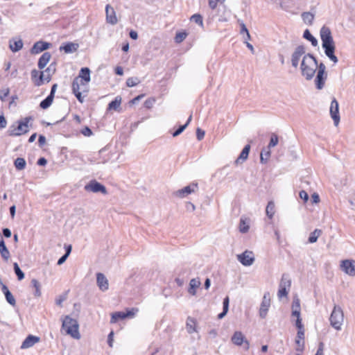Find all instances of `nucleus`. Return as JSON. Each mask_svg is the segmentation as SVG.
I'll use <instances>...</instances> for the list:
<instances>
[{"mask_svg":"<svg viewBox=\"0 0 355 355\" xmlns=\"http://www.w3.org/2000/svg\"><path fill=\"white\" fill-rule=\"evenodd\" d=\"M85 190L89 192L93 193H98L101 192L103 194L107 193V190L105 186L98 182L96 180L90 181L87 184H86L84 187Z\"/></svg>","mask_w":355,"mask_h":355,"instance_id":"obj_10","label":"nucleus"},{"mask_svg":"<svg viewBox=\"0 0 355 355\" xmlns=\"http://www.w3.org/2000/svg\"><path fill=\"white\" fill-rule=\"evenodd\" d=\"M125 318H126L125 312H122V311L115 312L112 314L110 322L116 323L119 320H123Z\"/></svg>","mask_w":355,"mask_h":355,"instance_id":"obj_31","label":"nucleus"},{"mask_svg":"<svg viewBox=\"0 0 355 355\" xmlns=\"http://www.w3.org/2000/svg\"><path fill=\"white\" fill-rule=\"evenodd\" d=\"M225 0H209V6L211 9H215L218 2L223 3Z\"/></svg>","mask_w":355,"mask_h":355,"instance_id":"obj_51","label":"nucleus"},{"mask_svg":"<svg viewBox=\"0 0 355 355\" xmlns=\"http://www.w3.org/2000/svg\"><path fill=\"white\" fill-rule=\"evenodd\" d=\"M270 157V150L268 148L267 150H263L260 155V161L262 164L267 163L269 157Z\"/></svg>","mask_w":355,"mask_h":355,"instance_id":"obj_39","label":"nucleus"},{"mask_svg":"<svg viewBox=\"0 0 355 355\" xmlns=\"http://www.w3.org/2000/svg\"><path fill=\"white\" fill-rule=\"evenodd\" d=\"M62 328L65 329L66 334L71 336L73 338L80 339L79 324L78 321L71 318L69 315L64 317L62 320Z\"/></svg>","mask_w":355,"mask_h":355,"instance_id":"obj_3","label":"nucleus"},{"mask_svg":"<svg viewBox=\"0 0 355 355\" xmlns=\"http://www.w3.org/2000/svg\"><path fill=\"white\" fill-rule=\"evenodd\" d=\"M311 200L313 201V203H318L320 202V197H319V195L316 193H314L312 196H311Z\"/></svg>","mask_w":355,"mask_h":355,"instance_id":"obj_62","label":"nucleus"},{"mask_svg":"<svg viewBox=\"0 0 355 355\" xmlns=\"http://www.w3.org/2000/svg\"><path fill=\"white\" fill-rule=\"evenodd\" d=\"M9 94V89H6L3 91L0 92V99L3 101L5 98L8 96Z\"/></svg>","mask_w":355,"mask_h":355,"instance_id":"obj_58","label":"nucleus"},{"mask_svg":"<svg viewBox=\"0 0 355 355\" xmlns=\"http://www.w3.org/2000/svg\"><path fill=\"white\" fill-rule=\"evenodd\" d=\"M266 215L269 218H272L275 214V203L272 201L268 202L266 209Z\"/></svg>","mask_w":355,"mask_h":355,"instance_id":"obj_36","label":"nucleus"},{"mask_svg":"<svg viewBox=\"0 0 355 355\" xmlns=\"http://www.w3.org/2000/svg\"><path fill=\"white\" fill-rule=\"evenodd\" d=\"M14 165L17 170L21 171L25 168L26 162L24 158L17 157L14 162Z\"/></svg>","mask_w":355,"mask_h":355,"instance_id":"obj_34","label":"nucleus"},{"mask_svg":"<svg viewBox=\"0 0 355 355\" xmlns=\"http://www.w3.org/2000/svg\"><path fill=\"white\" fill-rule=\"evenodd\" d=\"M323 350H324V344L322 343H320L318 349L315 355H324Z\"/></svg>","mask_w":355,"mask_h":355,"instance_id":"obj_60","label":"nucleus"},{"mask_svg":"<svg viewBox=\"0 0 355 355\" xmlns=\"http://www.w3.org/2000/svg\"><path fill=\"white\" fill-rule=\"evenodd\" d=\"M137 311V309H132L125 312V315H126V318H133Z\"/></svg>","mask_w":355,"mask_h":355,"instance_id":"obj_52","label":"nucleus"},{"mask_svg":"<svg viewBox=\"0 0 355 355\" xmlns=\"http://www.w3.org/2000/svg\"><path fill=\"white\" fill-rule=\"evenodd\" d=\"M317 69H318V73H326V67H325L324 64H323L322 62L320 63L319 64H318Z\"/></svg>","mask_w":355,"mask_h":355,"instance_id":"obj_59","label":"nucleus"},{"mask_svg":"<svg viewBox=\"0 0 355 355\" xmlns=\"http://www.w3.org/2000/svg\"><path fill=\"white\" fill-rule=\"evenodd\" d=\"M31 284L35 289V295L37 297H40L41 295V291H40V284L39 282L37 279H33L31 280Z\"/></svg>","mask_w":355,"mask_h":355,"instance_id":"obj_43","label":"nucleus"},{"mask_svg":"<svg viewBox=\"0 0 355 355\" xmlns=\"http://www.w3.org/2000/svg\"><path fill=\"white\" fill-rule=\"evenodd\" d=\"M40 72L38 71L37 70H36V69L32 70L31 78L35 83V80L40 78Z\"/></svg>","mask_w":355,"mask_h":355,"instance_id":"obj_54","label":"nucleus"},{"mask_svg":"<svg viewBox=\"0 0 355 355\" xmlns=\"http://www.w3.org/2000/svg\"><path fill=\"white\" fill-rule=\"evenodd\" d=\"M187 37V33L182 32V33H178L176 34L175 40L177 43L182 42Z\"/></svg>","mask_w":355,"mask_h":355,"instance_id":"obj_48","label":"nucleus"},{"mask_svg":"<svg viewBox=\"0 0 355 355\" xmlns=\"http://www.w3.org/2000/svg\"><path fill=\"white\" fill-rule=\"evenodd\" d=\"M186 329L190 334L197 332V322L196 320L191 317H188L186 322Z\"/></svg>","mask_w":355,"mask_h":355,"instance_id":"obj_21","label":"nucleus"},{"mask_svg":"<svg viewBox=\"0 0 355 355\" xmlns=\"http://www.w3.org/2000/svg\"><path fill=\"white\" fill-rule=\"evenodd\" d=\"M7 122L3 116H0V128H4L6 127Z\"/></svg>","mask_w":355,"mask_h":355,"instance_id":"obj_63","label":"nucleus"},{"mask_svg":"<svg viewBox=\"0 0 355 355\" xmlns=\"http://www.w3.org/2000/svg\"><path fill=\"white\" fill-rule=\"evenodd\" d=\"M300 198L304 200V202H307L309 200V195L308 193L302 190L299 193Z\"/></svg>","mask_w":355,"mask_h":355,"instance_id":"obj_55","label":"nucleus"},{"mask_svg":"<svg viewBox=\"0 0 355 355\" xmlns=\"http://www.w3.org/2000/svg\"><path fill=\"white\" fill-rule=\"evenodd\" d=\"M340 270L350 277H355V261L353 259H344L340 263Z\"/></svg>","mask_w":355,"mask_h":355,"instance_id":"obj_8","label":"nucleus"},{"mask_svg":"<svg viewBox=\"0 0 355 355\" xmlns=\"http://www.w3.org/2000/svg\"><path fill=\"white\" fill-rule=\"evenodd\" d=\"M229 302H230V300H229V297H226L224 300H223V309L224 310H226V311H228L229 309Z\"/></svg>","mask_w":355,"mask_h":355,"instance_id":"obj_61","label":"nucleus"},{"mask_svg":"<svg viewBox=\"0 0 355 355\" xmlns=\"http://www.w3.org/2000/svg\"><path fill=\"white\" fill-rule=\"evenodd\" d=\"M50 44L48 42L39 41L35 42L31 49L32 54H38L42 51L46 50L49 48Z\"/></svg>","mask_w":355,"mask_h":355,"instance_id":"obj_17","label":"nucleus"},{"mask_svg":"<svg viewBox=\"0 0 355 355\" xmlns=\"http://www.w3.org/2000/svg\"><path fill=\"white\" fill-rule=\"evenodd\" d=\"M322 231L319 229H315L313 232L310 234L309 237V243H315L318 239V237L321 235Z\"/></svg>","mask_w":355,"mask_h":355,"instance_id":"obj_33","label":"nucleus"},{"mask_svg":"<svg viewBox=\"0 0 355 355\" xmlns=\"http://www.w3.org/2000/svg\"><path fill=\"white\" fill-rule=\"evenodd\" d=\"M200 281L198 278H193L190 280L188 292L191 295H196V289L200 286Z\"/></svg>","mask_w":355,"mask_h":355,"instance_id":"obj_26","label":"nucleus"},{"mask_svg":"<svg viewBox=\"0 0 355 355\" xmlns=\"http://www.w3.org/2000/svg\"><path fill=\"white\" fill-rule=\"evenodd\" d=\"M155 102V98H148L147 100H146V101L144 102V106L148 108V109H150L151 108L154 103Z\"/></svg>","mask_w":355,"mask_h":355,"instance_id":"obj_49","label":"nucleus"},{"mask_svg":"<svg viewBox=\"0 0 355 355\" xmlns=\"http://www.w3.org/2000/svg\"><path fill=\"white\" fill-rule=\"evenodd\" d=\"M238 261L245 266H250L254 261V256L252 251L245 250L236 256Z\"/></svg>","mask_w":355,"mask_h":355,"instance_id":"obj_9","label":"nucleus"},{"mask_svg":"<svg viewBox=\"0 0 355 355\" xmlns=\"http://www.w3.org/2000/svg\"><path fill=\"white\" fill-rule=\"evenodd\" d=\"M78 44L69 42V43H67L65 45L60 46V51L63 50L64 51V53H73V52L76 51L78 49Z\"/></svg>","mask_w":355,"mask_h":355,"instance_id":"obj_28","label":"nucleus"},{"mask_svg":"<svg viewBox=\"0 0 355 355\" xmlns=\"http://www.w3.org/2000/svg\"><path fill=\"white\" fill-rule=\"evenodd\" d=\"M250 150V146L249 144L246 145L243 148L240 155L235 161V164L236 165L243 163L244 161H245L248 159Z\"/></svg>","mask_w":355,"mask_h":355,"instance_id":"obj_24","label":"nucleus"},{"mask_svg":"<svg viewBox=\"0 0 355 355\" xmlns=\"http://www.w3.org/2000/svg\"><path fill=\"white\" fill-rule=\"evenodd\" d=\"M81 133L87 137H89L92 135L91 129L88 127H85V128H83L81 131Z\"/></svg>","mask_w":355,"mask_h":355,"instance_id":"obj_57","label":"nucleus"},{"mask_svg":"<svg viewBox=\"0 0 355 355\" xmlns=\"http://www.w3.org/2000/svg\"><path fill=\"white\" fill-rule=\"evenodd\" d=\"M72 91L73 94L80 93V83L78 78L74 79L72 83Z\"/></svg>","mask_w":355,"mask_h":355,"instance_id":"obj_45","label":"nucleus"},{"mask_svg":"<svg viewBox=\"0 0 355 355\" xmlns=\"http://www.w3.org/2000/svg\"><path fill=\"white\" fill-rule=\"evenodd\" d=\"M300 66L302 76L309 80L313 78L316 72L318 61L312 54L308 53L304 57Z\"/></svg>","mask_w":355,"mask_h":355,"instance_id":"obj_2","label":"nucleus"},{"mask_svg":"<svg viewBox=\"0 0 355 355\" xmlns=\"http://www.w3.org/2000/svg\"><path fill=\"white\" fill-rule=\"evenodd\" d=\"M205 133L204 130H202V129H200L199 128H197V130H196V137H197L198 140H199V141L202 140L204 138V137H205Z\"/></svg>","mask_w":355,"mask_h":355,"instance_id":"obj_53","label":"nucleus"},{"mask_svg":"<svg viewBox=\"0 0 355 355\" xmlns=\"http://www.w3.org/2000/svg\"><path fill=\"white\" fill-rule=\"evenodd\" d=\"M292 310H300V302L299 299L296 298L293 300L292 303Z\"/></svg>","mask_w":355,"mask_h":355,"instance_id":"obj_50","label":"nucleus"},{"mask_svg":"<svg viewBox=\"0 0 355 355\" xmlns=\"http://www.w3.org/2000/svg\"><path fill=\"white\" fill-rule=\"evenodd\" d=\"M278 141H279L278 136L276 134L272 133L271 135L270 140V142H269L267 148L270 150V148H273L275 146H277L278 144Z\"/></svg>","mask_w":355,"mask_h":355,"instance_id":"obj_41","label":"nucleus"},{"mask_svg":"<svg viewBox=\"0 0 355 355\" xmlns=\"http://www.w3.org/2000/svg\"><path fill=\"white\" fill-rule=\"evenodd\" d=\"M53 97L48 96L44 100L40 103V107L42 109H47L52 103Z\"/></svg>","mask_w":355,"mask_h":355,"instance_id":"obj_40","label":"nucleus"},{"mask_svg":"<svg viewBox=\"0 0 355 355\" xmlns=\"http://www.w3.org/2000/svg\"><path fill=\"white\" fill-rule=\"evenodd\" d=\"M0 254L5 261H8L10 256V252L6 248L3 241H0Z\"/></svg>","mask_w":355,"mask_h":355,"instance_id":"obj_29","label":"nucleus"},{"mask_svg":"<svg viewBox=\"0 0 355 355\" xmlns=\"http://www.w3.org/2000/svg\"><path fill=\"white\" fill-rule=\"evenodd\" d=\"M51 54L49 52L44 53L38 61V67L42 69L46 67L51 59Z\"/></svg>","mask_w":355,"mask_h":355,"instance_id":"obj_27","label":"nucleus"},{"mask_svg":"<svg viewBox=\"0 0 355 355\" xmlns=\"http://www.w3.org/2000/svg\"><path fill=\"white\" fill-rule=\"evenodd\" d=\"M78 78V80L83 82L84 80L85 84L88 83L90 81V70L87 67L82 68ZM82 85H85V83H81Z\"/></svg>","mask_w":355,"mask_h":355,"instance_id":"obj_23","label":"nucleus"},{"mask_svg":"<svg viewBox=\"0 0 355 355\" xmlns=\"http://www.w3.org/2000/svg\"><path fill=\"white\" fill-rule=\"evenodd\" d=\"M191 119H192V116L190 115L187 123L182 125H180L179 127V128L178 130H176L173 133V137H177L179 135H180L185 129L187 127V125L189 124V123L191 122Z\"/></svg>","mask_w":355,"mask_h":355,"instance_id":"obj_38","label":"nucleus"},{"mask_svg":"<svg viewBox=\"0 0 355 355\" xmlns=\"http://www.w3.org/2000/svg\"><path fill=\"white\" fill-rule=\"evenodd\" d=\"M329 112L334 125L337 126L340 122V114L338 103L336 98H334L331 103Z\"/></svg>","mask_w":355,"mask_h":355,"instance_id":"obj_13","label":"nucleus"},{"mask_svg":"<svg viewBox=\"0 0 355 355\" xmlns=\"http://www.w3.org/2000/svg\"><path fill=\"white\" fill-rule=\"evenodd\" d=\"M191 20L194 21L195 23L199 24L200 26H202L203 25V21H202V17L199 14H195L193 15L191 17Z\"/></svg>","mask_w":355,"mask_h":355,"instance_id":"obj_46","label":"nucleus"},{"mask_svg":"<svg viewBox=\"0 0 355 355\" xmlns=\"http://www.w3.org/2000/svg\"><path fill=\"white\" fill-rule=\"evenodd\" d=\"M96 283L99 289L102 291H106L109 288V283L107 277L103 273L96 274Z\"/></svg>","mask_w":355,"mask_h":355,"instance_id":"obj_16","label":"nucleus"},{"mask_svg":"<svg viewBox=\"0 0 355 355\" xmlns=\"http://www.w3.org/2000/svg\"><path fill=\"white\" fill-rule=\"evenodd\" d=\"M302 18L305 24L311 25L314 19V15L311 12H304L302 14Z\"/></svg>","mask_w":355,"mask_h":355,"instance_id":"obj_32","label":"nucleus"},{"mask_svg":"<svg viewBox=\"0 0 355 355\" xmlns=\"http://www.w3.org/2000/svg\"><path fill=\"white\" fill-rule=\"evenodd\" d=\"M7 302L12 306H15L16 304L15 299L10 292L5 294Z\"/></svg>","mask_w":355,"mask_h":355,"instance_id":"obj_47","label":"nucleus"},{"mask_svg":"<svg viewBox=\"0 0 355 355\" xmlns=\"http://www.w3.org/2000/svg\"><path fill=\"white\" fill-rule=\"evenodd\" d=\"M291 286V281L288 275L284 274L282 277L279 285V290L277 292V296L279 299H282L284 297H287Z\"/></svg>","mask_w":355,"mask_h":355,"instance_id":"obj_7","label":"nucleus"},{"mask_svg":"<svg viewBox=\"0 0 355 355\" xmlns=\"http://www.w3.org/2000/svg\"><path fill=\"white\" fill-rule=\"evenodd\" d=\"M13 266H14L15 272L16 275L17 276L18 279L22 280L24 278V273L20 269L17 263H14Z\"/></svg>","mask_w":355,"mask_h":355,"instance_id":"obj_42","label":"nucleus"},{"mask_svg":"<svg viewBox=\"0 0 355 355\" xmlns=\"http://www.w3.org/2000/svg\"><path fill=\"white\" fill-rule=\"evenodd\" d=\"M330 324L332 327L339 331L344 322V313L340 306L334 305L329 318Z\"/></svg>","mask_w":355,"mask_h":355,"instance_id":"obj_4","label":"nucleus"},{"mask_svg":"<svg viewBox=\"0 0 355 355\" xmlns=\"http://www.w3.org/2000/svg\"><path fill=\"white\" fill-rule=\"evenodd\" d=\"M40 341V338L35 336L29 335L21 344V349H27L33 346Z\"/></svg>","mask_w":355,"mask_h":355,"instance_id":"obj_20","label":"nucleus"},{"mask_svg":"<svg viewBox=\"0 0 355 355\" xmlns=\"http://www.w3.org/2000/svg\"><path fill=\"white\" fill-rule=\"evenodd\" d=\"M239 231L241 233H246L250 229L249 223L246 219L241 218L239 223Z\"/></svg>","mask_w":355,"mask_h":355,"instance_id":"obj_35","label":"nucleus"},{"mask_svg":"<svg viewBox=\"0 0 355 355\" xmlns=\"http://www.w3.org/2000/svg\"><path fill=\"white\" fill-rule=\"evenodd\" d=\"M139 83V80L137 78L131 77L127 79L126 85L129 87H135Z\"/></svg>","mask_w":355,"mask_h":355,"instance_id":"obj_44","label":"nucleus"},{"mask_svg":"<svg viewBox=\"0 0 355 355\" xmlns=\"http://www.w3.org/2000/svg\"><path fill=\"white\" fill-rule=\"evenodd\" d=\"M309 53H306V49L303 45L297 46L293 51L291 56V65L294 68H297L304 57Z\"/></svg>","mask_w":355,"mask_h":355,"instance_id":"obj_6","label":"nucleus"},{"mask_svg":"<svg viewBox=\"0 0 355 355\" xmlns=\"http://www.w3.org/2000/svg\"><path fill=\"white\" fill-rule=\"evenodd\" d=\"M106 21L108 24L114 25L117 24L118 19L116 17L114 9L109 4L105 6Z\"/></svg>","mask_w":355,"mask_h":355,"instance_id":"obj_14","label":"nucleus"},{"mask_svg":"<svg viewBox=\"0 0 355 355\" xmlns=\"http://www.w3.org/2000/svg\"><path fill=\"white\" fill-rule=\"evenodd\" d=\"M320 33L322 40V46L324 51L325 55L331 61L336 64L338 62V59L334 54L336 46L330 28L323 26L320 29Z\"/></svg>","mask_w":355,"mask_h":355,"instance_id":"obj_1","label":"nucleus"},{"mask_svg":"<svg viewBox=\"0 0 355 355\" xmlns=\"http://www.w3.org/2000/svg\"><path fill=\"white\" fill-rule=\"evenodd\" d=\"M55 71V67L50 65L45 71L40 72V78L35 80V85L40 86L44 82L49 83L51 80V76Z\"/></svg>","mask_w":355,"mask_h":355,"instance_id":"obj_12","label":"nucleus"},{"mask_svg":"<svg viewBox=\"0 0 355 355\" xmlns=\"http://www.w3.org/2000/svg\"><path fill=\"white\" fill-rule=\"evenodd\" d=\"M304 330H297L295 343L297 345L296 350L302 352L304 347Z\"/></svg>","mask_w":355,"mask_h":355,"instance_id":"obj_19","label":"nucleus"},{"mask_svg":"<svg viewBox=\"0 0 355 355\" xmlns=\"http://www.w3.org/2000/svg\"><path fill=\"white\" fill-rule=\"evenodd\" d=\"M197 187H198L197 184L189 185V186L184 187L183 189H182L180 190H178L176 193L178 196H180L181 198H184V197L187 196V195L194 192L195 189H196Z\"/></svg>","mask_w":355,"mask_h":355,"instance_id":"obj_22","label":"nucleus"},{"mask_svg":"<svg viewBox=\"0 0 355 355\" xmlns=\"http://www.w3.org/2000/svg\"><path fill=\"white\" fill-rule=\"evenodd\" d=\"M3 234L6 238H10L12 235L11 231L8 228L3 229Z\"/></svg>","mask_w":355,"mask_h":355,"instance_id":"obj_64","label":"nucleus"},{"mask_svg":"<svg viewBox=\"0 0 355 355\" xmlns=\"http://www.w3.org/2000/svg\"><path fill=\"white\" fill-rule=\"evenodd\" d=\"M121 103V98L116 96L115 99L111 101L108 105V110H118Z\"/></svg>","mask_w":355,"mask_h":355,"instance_id":"obj_30","label":"nucleus"},{"mask_svg":"<svg viewBox=\"0 0 355 355\" xmlns=\"http://www.w3.org/2000/svg\"><path fill=\"white\" fill-rule=\"evenodd\" d=\"M232 342L238 346L241 345L243 343H245V349H249V343L245 340L243 334L241 331H236L232 337Z\"/></svg>","mask_w":355,"mask_h":355,"instance_id":"obj_15","label":"nucleus"},{"mask_svg":"<svg viewBox=\"0 0 355 355\" xmlns=\"http://www.w3.org/2000/svg\"><path fill=\"white\" fill-rule=\"evenodd\" d=\"M270 306V293L268 292H266L263 296L262 302L259 308V316L261 318H265L266 317Z\"/></svg>","mask_w":355,"mask_h":355,"instance_id":"obj_11","label":"nucleus"},{"mask_svg":"<svg viewBox=\"0 0 355 355\" xmlns=\"http://www.w3.org/2000/svg\"><path fill=\"white\" fill-rule=\"evenodd\" d=\"M23 46L24 43L21 39L12 38L9 41V48L14 53L20 51Z\"/></svg>","mask_w":355,"mask_h":355,"instance_id":"obj_18","label":"nucleus"},{"mask_svg":"<svg viewBox=\"0 0 355 355\" xmlns=\"http://www.w3.org/2000/svg\"><path fill=\"white\" fill-rule=\"evenodd\" d=\"M327 78V73H317L316 78L315 79V86L318 89H321L324 87L325 80Z\"/></svg>","mask_w":355,"mask_h":355,"instance_id":"obj_25","label":"nucleus"},{"mask_svg":"<svg viewBox=\"0 0 355 355\" xmlns=\"http://www.w3.org/2000/svg\"><path fill=\"white\" fill-rule=\"evenodd\" d=\"M295 326L298 330H304V325L302 323V318H297L295 320Z\"/></svg>","mask_w":355,"mask_h":355,"instance_id":"obj_56","label":"nucleus"},{"mask_svg":"<svg viewBox=\"0 0 355 355\" xmlns=\"http://www.w3.org/2000/svg\"><path fill=\"white\" fill-rule=\"evenodd\" d=\"M303 37L310 41L313 46H316L318 45V40L311 34L308 29L304 31Z\"/></svg>","mask_w":355,"mask_h":355,"instance_id":"obj_37","label":"nucleus"},{"mask_svg":"<svg viewBox=\"0 0 355 355\" xmlns=\"http://www.w3.org/2000/svg\"><path fill=\"white\" fill-rule=\"evenodd\" d=\"M31 119V117H25L18 122L17 125H12L9 128V135L10 136H20L28 132L29 131L28 123Z\"/></svg>","mask_w":355,"mask_h":355,"instance_id":"obj_5","label":"nucleus"}]
</instances>
